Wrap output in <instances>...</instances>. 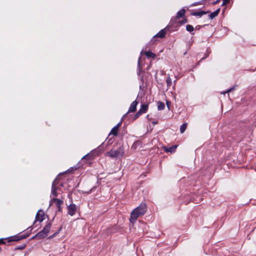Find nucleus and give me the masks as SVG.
Returning <instances> with one entry per match:
<instances>
[{
  "mask_svg": "<svg viewBox=\"0 0 256 256\" xmlns=\"http://www.w3.org/2000/svg\"><path fill=\"white\" fill-rule=\"evenodd\" d=\"M146 210L147 208L146 204H140L131 212L130 219V222L132 223L135 222L139 216L144 215L146 213Z\"/></svg>",
  "mask_w": 256,
  "mask_h": 256,
  "instance_id": "f257e3e1",
  "label": "nucleus"
},
{
  "mask_svg": "<svg viewBox=\"0 0 256 256\" xmlns=\"http://www.w3.org/2000/svg\"><path fill=\"white\" fill-rule=\"evenodd\" d=\"M124 154V148L122 146L120 147L117 150H111L108 152V154L112 158L122 157Z\"/></svg>",
  "mask_w": 256,
  "mask_h": 256,
  "instance_id": "f03ea898",
  "label": "nucleus"
},
{
  "mask_svg": "<svg viewBox=\"0 0 256 256\" xmlns=\"http://www.w3.org/2000/svg\"><path fill=\"white\" fill-rule=\"evenodd\" d=\"M103 152V150L100 146H98L97 148L92 151L90 153L88 154L83 157L82 158H87L89 160L93 159L96 156L99 155Z\"/></svg>",
  "mask_w": 256,
  "mask_h": 256,
  "instance_id": "7ed1b4c3",
  "label": "nucleus"
},
{
  "mask_svg": "<svg viewBox=\"0 0 256 256\" xmlns=\"http://www.w3.org/2000/svg\"><path fill=\"white\" fill-rule=\"evenodd\" d=\"M54 203L55 204L56 206L58 208V210L60 212L62 210L61 206L63 204V200L54 198L50 201V206L52 205Z\"/></svg>",
  "mask_w": 256,
  "mask_h": 256,
  "instance_id": "20e7f679",
  "label": "nucleus"
},
{
  "mask_svg": "<svg viewBox=\"0 0 256 256\" xmlns=\"http://www.w3.org/2000/svg\"><path fill=\"white\" fill-rule=\"evenodd\" d=\"M44 214L42 210H39L36 215V220L34 224L36 222H42L44 220Z\"/></svg>",
  "mask_w": 256,
  "mask_h": 256,
  "instance_id": "39448f33",
  "label": "nucleus"
},
{
  "mask_svg": "<svg viewBox=\"0 0 256 256\" xmlns=\"http://www.w3.org/2000/svg\"><path fill=\"white\" fill-rule=\"evenodd\" d=\"M68 214L70 216H73L76 212V206L74 204H70L67 208Z\"/></svg>",
  "mask_w": 256,
  "mask_h": 256,
  "instance_id": "423d86ee",
  "label": "nucleus"
},
{
  "mask_svg": "<svg viewBox=\"0 0 256 256\" xmlns=\"http://www.w3.org/2000/svg\"><path fill=\"white\" fill-rule=\"evenodd\" d=\"M56 180H54L52 184V192L51 194L52 196H54V197H56L58 196L57 194V188L56 186Z\"/></svg>",
  "mask_w": 256,
  "mask_h": 256,
  "instance_id": "0eeeda50",
  "label": "nucleus"
},
{
  "mask_svg": "<svg viewBox=\"0 0 256 256\" xmlns=\"http://www.w3.org/2000/svg\"><path fill=\"white\" fill-rule=\"evenodd\" d=\"M121 123L120 122L116 126H114L112 130H111L110 135L113 134L114 136H116L118 134V130L119 127L120 126Z\"/></svg>",
  "mask_w": 256,
  "mask_h": 256,
  "instance_id": "6e6552de",
  "label": "nucleus"
},
{
  "mask_svg": "<svg viewBox=\"0 0 256 256\" xmlns=\"http://www.w3.org/2000/svg\"><path fill=\"white\" fill-rule=\"evenodd\" d=\"M137 104L138 102L136 100L134 101L130 104L128 112H134L136 110Z\"/></svg>",
  "mask_w": 256,
  "mask_h": 256,
  "instance_id": "1a4fd4ad",
  "label": "nucleus"
},
{
  "mask_svg": "<svg viewBox=\"0 0 256 256\" xmlns=\"http://www.w3.org/2000/svg\"><path fill=\"white\" fill-rule=\"evenodd\" d=\"M177 146H178L176 145H175L171 146L170 147H164V150L166 152H170V153H172L176 150Z\"/></svg>",
  "mask_w": 256,
  "mask_h": 256,
  "instance_id": "9d476101",
  "label": "nucleus"
},
{
  "mask_svg": "<svg viewBox=\"0 0 256 256\" xmlns=\"http://www.w3.org/2000/svg\"><path fill=\"white\" fill-rule=\"evenodd\" d=\"M166 34V31L164 29L160 31L156 35H155L154 38H163L165 36Z\"/></svg>",
  "mask_w": 256,
  "mask_h": 256,
  "instance_id": "9b49d317",
  "label": "nucleus"
},
{
  "mask_svg": "<svg viewBox=\"0 0 256 256\" xmlns=\"http://www.w3.org/2000/svg\"><path fill=\"white\" fill-rule=\"evenodd\" d=\"M208 12H204L203 10H201V11H198V12H192L191 14L192 16H198L200 17L206 14Z\"/></svg>",
  "mask_w": 256,
  "mask_h": 256,
  "instance_id": "f8f14e48",
  "label": "nucleus"
},
{
  "mask_svg": "<svg viewBox=\"0 0 256 256\" xmlns=\"http://www.w3.org/2000/svg\"><path fill=\"white\" fill-rule=\"evenodd\" d=\"M48 235L42 230L40 232L36 234V236H38V240H41L46 238Z\"/></svg>",
  "mask_w": 256,
  "mask_h": 256,
  "instance_id": "ddd939ff",
  "label": "nucleus"
},
{
  "mask_svg": "<svg viewBox=\"0 0 256 256\" xmlns=\"http://www.w3.org/2000/svg\"><path fill=\"white\" fill-rule=\"evenodd\" d=\"M148 109V105L142 104L141 106V108L139 110V113L144 114L146 113Z\"/></svg>",
  "mask_w": 256,
  "mask_h": 256,
  "instance_id": "4468645a",
  "label": "nucleus"
},
{
  "mask_svg": "<svg viewBox=\"0 0 256 256\" xmlns=\"http://www.w3.org/2000/svg\"><path fill=\"white\" fill-rule=\"evenodd\" d=\"M51 227V223L50 222L45 226L44 228L42 230L47 235L50 230Z\"/></svg>",
  "mask_w": 256,
  "mask_h": 256,
  "instance_id": "2eb2a0df",
  "label": "nucleus"
},
{
  "mask_svg": "<svg viewBox=\"0 0 256 256\" xmlns=\"http://www.w3.org/2000/svg\"><path fill=\"white\" fill-rule=\"evenodd\" d=\"M220 8H218V10H216L214 12L211 13L209 15L210 18V19H212V18H214L220 12Z\"/></svg>",
  "mask_w": 256,
  "mask_h": 256,
  "instance_id": "dca6fc26",
  "label": "nucleus"
},
{
  "mask_svg": "<svg viewBox=\"0 0 256 256\" xmlns=\"http://www.w3.org/2000/svg\"><path fill=\"white\" fill-rule=\"evenodd\" d=\"M185 10L184 9H182L179 10L176 14V18H182L184 16Z\"/></svg>",
  "mask_w": 256,
  "mask_h": 256,
  "instance_id": "f3484780",
  "label": "nucleus"
},
{
  "mask_svg": "<svg viewBox=\"0 0 256 256\" xmlns=\"http://www.w3.org/2000/svg\"><path fill=\"white\" fill-rule=\"evenodd\" d=\"M145 54L148 58H154L156 57L155 54L150 51L146 52Z\"/></svg>",
  "mask_w": 256,
  "mask_h": 256,
  "instance_id": "a211bd4d",
  "label": "nucleus"
},
{
  "mask_svg": "<svg viewBox=\"0 0 256 256\" xmlns=\"http://www.w3.org/2000/svg\"><path fill=\"white\" fill-rule=\"evenodd\" d=\"M165 105L164 104L161 102H158V109L159 110H162L164 108Z\"/></svg>",
  "mask_w": 256,
  "mask_h": 256,
  "instance_id": "6ab92c4d",
  "label": "nucleus"
},
{
  "mask_svg": "<svg viewBox=\"0 0 256 256\" xmlns=\"http://www.w3.org/2000/svg\"><path fill=\"white\" fill-rule=\"evenodd\" d=\"M187 127V124H183L180 127V131L182 134L184 133Z\"/></svg>",
  "mask_w": 256,
  "mask_h": 256,
  "instance_id": "aec40b11",
  "label": "nucleus"
},
{
  "mask_svg": "<svg viewBox=\"0 0 256 256\" xmlns=\"http://www.w3.org/2000/svg\"><path fill=\"white\" fill-rule=\"evenodd\" d=\"M186 30L187 31L191 32L194 30V28L192 26L190 25V24H188L186 26Z\"/></svg>",
  "mask_w": 256,
  "mask_h": 256,
  "instance_id": "412c9836",
  "label": "nucleus"
},
{
  "mask_svg": "<svg viewBox=\"0 0 256 256\" xmlns=\"http://www.w3.org/2000/svg\"><path fill=\"white\" fill-rule=\"evenodd\" d=\"M166 82L168 86H170L172 84V80L170 76H168L166 80Z\"/></svg>",
  "mask_w": 256,
  "mask_h": 256,
  "instance_id": "4be33fe9",
  "label": "nucleus"
},
{
  "mask_svg": "<svg viewBox=\"0 0 256 256\" xmlns=\"http://www.w3.org/2000/svg\"><path fill=\"white\" fill-rule=\"evenodd\" d=\"M28 235H21L20 236H18L14 240H22L24 238H26L28 237Z\"/></svg>",
  "mask_w": 256,
  "mask_h": 256,
  "instance_id": "5701e85b",
  "label": "nucleus"
},
{
  "mask_svg": "<svg viewBox=\"0 0 256 256\" xmlns=\"http://www.w3.org/2000/svg\"><path fill=\"white\" fill-rule=\"evenodd\" d=\"M222 1H223V2H222V5L224 6V5L228 3H229L230 2V0H222Z\"/></svg>",
  "mask_w": 256,
  "mask_h": 256,
  "instance_id": "b1692460",
  "label": "nucleus"
},
{
  "mask_svg": "<svg viewBox=\"0 0 256 256\" xmlns=\"http://www.w3.org/2000/svg\"><path fill=\"white\" fill-rule=\"evenodd\" d=\"M140 58H139L138 62V68L140 71L142 70V68L140 67Z\"/></svg>",
  "mask_w": 256,
  "mask_h": 256,
  "instance_id": "393cba45",
  "label": "nucleus"
},
{
  "mask_svg": "<svg viewBox=\"0 0 256 256\" xmlns=\"http://www.w3.org/2000/svg\"><path fill=\"white\" fill-rule=\"evenodd\" d=\"M142 114V113H139V110H138V112L135 115L136 118H138Z\"/></svg>",
  "mask_w": 256,
  "mask_h": 256,
  "instance_id": "a878e982",
  "label": "nucleus"
},
{
  "mask_svg": "<svg viewBox=\"0 0 256 256\" xmlns=\"http://www.w3.org/2000/svg\"><path fill=\"white\" fill-rule=\"evenodd\" d=\"M60 230H58V232H55V233H54V234L51 236V238H54V236H56L58 234V233H59Z\"/></svg>",
  "mask_w": 256,
  "mask_h": 256,
  "instance_id": "bb28decb",
  "label": "nucleus"
},
{
  "mask_svg": "<svg viewBox=\"0 0 256 256\" xmlns=\"http://www.w3.org/2000/svg\"><path fill=\"white\" fill-rule=\"evenodd\" d=\"M4 239H0V244H4Z\"/></svg>",
  "mask_w": 256,
  "mask_h": 256,
  "instance_id": "cd10ccee",
  "label": "nucleus"
},
{
  "mask_svg": "<svg viewBox=\"0 0 256 256\" xmlns=\"http://www.w3.org/2000/svg\"><path fill=\"white\" fill-rule=\"evenodd\" d=\"M220 0H216V2H214L213 4H218L220 2Z\"/></svg>",
  "mask_w": 256,
  "mask_h": 256,
  "instance_id": "c85d7f7f",
  "label": "nucleus"
},
{
  "mask_svg": "<svg viewBox=\"0 0 256 256\" xmlns=\"http://www.w3.org/2000/svg\"><path fill=\"white\" fill-rule=\"evenodd\" d=\"M233 89L234 88H232L229 89L226 92H224V94H226V92H228L232 91Z\"/></svg>",
  "mask_w": 256,
  "mask_h": 256,
  "instance_id": "c756f323",
  "label": "nucleus"
},
{
  "mask_svg": "<svg viewBox=\"0 0 256 256\" xmlns=\"http://www.w3.org/2000/svg\"><path fill=\"white\" fill-rule=\"evenodd\" d=\"M32 239H38V236H36V235L34 236L32 238Z\"/></svg>",
  "mask_w": 256,
  "mask_h": 256,
  "instance_id": "7c9ffc66",
  "label": "nucleus"
},
{
  "mask_svg": "<svg viewBox=\"0 0 256 256\" xmlns=\"http://www.w3.org/2000/svg\"><path fill=\"white\" fill-rule=\"evenodd\" d=\"M186 22H187V20H183V21L182 22V23H181V24H184V23H186Z\"/></svg>",
  "mask_w": 256,
  "mask_h": 256,
  "instance_id": "2f4dec72",
  "label": "nucleus"
},
{
  "mask_svg": "<svg viewBox=\"0 0 256 256\" xmlns=\"http://www.w3.org/2000/svg\"><path fill=\"white\" fill-rule=\"evenodd\" d=\"M206 56H205L204 58H202V60H203V59L205 58H206Z\"/></svg>",
  "mask_w": 256,
  "mask_h": 256,
  "instance_id": "473e14b6",
  "label": "nucleus"
},
{
  "mask_svg": "<svg viewBox=\"0 0 256 256\" xmlns=\"http://www.w3.org/2000/svg\"><path fill=\"white\" fill-rule=\"evenodd\" d=\"M92 191V190H90V192H88V194H90V192Z\"/></svg>",
  "mask_w": 256,
  "mask_h": 256,
  "instance_id": "72a5a7b5",
  "label": "nucleus"
},
{
  "mask_svg": "<svg viewBox=\"0 0 256 256\" xmlns=\"http://www.w3.org/2000/svg\"><path fill=\"white\" fill-rule=\"evenodd\" d=\"M2 251V248H0V252Z\"/></svg>",
  "mask_w": 256,
  "mask_h": 256,
  "instance_id": "f704fd0d",
  "label": "nucleus"
}]
</instances>
